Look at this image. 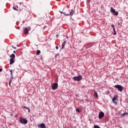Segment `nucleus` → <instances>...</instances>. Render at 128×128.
<instances>
[{"instance_id":"obj_28","label":"nucleus","mask_w":128,"mask_h":128,"mask_svg":"<svg viewBox=\"0 0 128 128\" xmlns=\"http://www.w3.org/2000/svg\"><path fill=\"white\" fill-rule=\"evenodd\" d=\"M60 12L61 14H64V12H60Z\"/></svg>"},{"instance_id":"obj_13","label":"nucleus","mask_w":128,"mask_h":128,"mask_svg":"<svg viewBox=\"0 0 128 128\" xmlns=\"http://www.w3.org/2000/svg\"><path fill=\"white\" fill-rule=\"evenodd\" d=\"M24 108H26V110H28V112H30V108H28V107L26 106H23Z\"/></svg>"},{"instance_id":"obj_10","label":"nucleus","mask_w":128,"mask_h":128,"mask_svg":"<svg viewBox=\"0 0 128 128\" xmlns=\"http://www.w3.org/2000/svg\"><path fill=\"white\" fill-rule=\"evenodd\" d=\"M24 32L26 34H28V28H25L24 30Z\"/></svg>"},{"instance_id":"obj_9","label":"nucleus","mask_w":128,"mask_h":128,"mask_svg":"<svg viewBox=\"0 0 128 128\" xmlns=\"http://www.w3.org/2000/svg\"><path fill=\"white\" fill-rule=\"evenodd\" d=\"M118 95L115 96L112 99V102H114V104H116V100L118 99Z\"/></svg>"},{"instance_id":"obj_5","label":"nucleus","mask_w":128,"mask_h":128,"mask_svg":"<svg viewBox=\"0 0 128 128\" xmlns=\"http://www.w3.org/2000/svg\"><path fill=\"white\" fill-rule=\"evenodd\" d=\"M114 88H118L119 92H122V86L120 85H116L114 86Z\"/></svg>"},{"instance_id":"obj_1","label":"nucleus","mask_w":128,"mask_h":128,"mask_svg":"<svg viewBox=\"0 0 128 128\" xmlns=\"http://www.w3.org/2000/svg\"><path fill=\"white\" fill-rule=\"evenodd\" d=\"M10 64H12L14 62V58H16V55L14 54H12L10 56Z\"/></svg>"},{"instance_id":"obj_14","label":"nucleus","mask_w":128,"mask_h":128,"mask_svg":"<svg viewBox=\"0 0 128 128\" xmlns=\"http://www.w3.org/2000/svg\"><path fill=\"white\" fill-rule=\"evenodd\" d=\"M11 78H14V74H12V70H10Z\"/></svg>"},{"instance_id":"obj_27","label":"nucleus","mask_w":128,"mask_h":128,"mask_svg":"<svg viewBox=\"0 0 128 128\" xmlns=\"http://www.w3.org/2000/svg\"><path fill=\"white\" fill-rule=\"evenodd\" d=\"M12 48H14L15 50L16 48V47L12 46Z\"/></svg>"},{"instance_id":"obj_21","label":"nucleus","mask_w":128,"mask_h":128,"mask_svg":"<svg viewBox=\"0 0 128 128\" xmlns=\"http://www.w3.org/2000/svg\"><path fill=\"white\" fill-rule=\"evenodd\" d=\"M112 28H114V25L112 24L111 26Z\"/></svg>"},{"instance_id":"obj_20","label":"nucleus","mask_w":128,"mask_h":128,"mask_svg":"<svg viewBox=\"0 0 128 128\" xmlns=\"http://www.w3.org/2000/svg\"><path fill=\"white\" fill-rule=\"evenodd\" d=\"M13 79H14V77H13V78L11 77V78H10V82H12Z\"/></svg>"},{"instance_id":"obj_24","label":"nucleus","mask_w":128,"mask_h":128,"mask_svg":"<svg viewBox=\"0 0 128 128\" xmlns=\"http://www.w3.org/2000/svg\"><path fill=\"white\" fill-rule=\"evenodd\" d=\"M2 72V68H0V72Z\"/></svg>"},{"instance_id":"obj_2","label":"nucleus","mask_w":128,"mask_h":128,"mask_svg":"<svg viewBox=\"0 0 128 128\" xmlns=\"http://www.w3.org/2000/svg\"><path fill=\"white\" fill-rule=\"evenodd\" d=\"M73 80H76V82H80L82 80V76L80 75L78 76H76L73 78Z\"/></svg>"},{"instance_id":"obj_7","label":"nucleus","mask_w":128,"mask_h":128,"mask_svg":"<svg viewBox=\"0 0 128 128\" xmlns=\"http://www.w3.org/2000/svg\"><path fill=\"white\" fill-rule=\"evenodd\" d=\"M104 116V112H101L98 114V118L100 119L102 118Z\"/></svg>"},{"instance_id":"obj_8","label":"nucleus","mask_w":128,"mask_h":128,"mask_svg":"<svg viewBox=\"0 0 128 128\" xmlns=\"http://www.w3.org/2000/svg\"><path fill=\"white\" fill-rule=\"evenodd\" d=\"M64 14V16H72V14H74V10H72V11H71L68 14L66 13H63Z\"/></svg>"},{"instance_id":"obj_12","label":"nucleus","mask_w":128,"mask_h":128,"mask_svg":"<svg viewBox=\"0 0 128 128\" xmlns=\"http://www.w3.org/2000/svg\"><path fill=\"white\" fill-rule=\"evenodd\" d=\"M94 98H98V92H95L94 93Z\"/></svg>"},{"instance_id":"obj_3","label":"nucleus","mask_w":128,"mask_h":128,"mask_svg":"<svg viewBox=\"0 0 128 128\" xmlns=\"http://www.w3.org/2000/svg\"><path fill=\"white\" fill-rule=\"evenodd\" d=\"M20 122L21 124H28V120L22 117L20 118Z\"/></svg>"},{"instance_id":"obj_4","label":"nucleus","mask_w":128,"mask_h":128,"mask_svg":"<svg viewBox=\"0 0 128 128\" xmlns=\"http://www.w3.org/2000/svg\"><path fill=\"white\" fill-rule=\"evenodd\" d=\"M110 12L113 14H114V16H118V12H116V10L114 9L112 7L110 8Z\"/></svg>"},{"instance_id":"obj_11","label":"nucleus","mask_w":128,"mask_h":128,"mask_svg":"<svg viewBox=\"0 0 128 128\" xmlns=\"http://www.w3.org/2000/svg\"><path fill=\"white\" fill-rule=\"evenodd\" d=\"M66 40H64L62 44V48H64V46H66Z\"/></svg>"},{"instance_id":"obj_6","label":"nucleus","mask_w":128,"mask_h":128,"mask_svg":"<svg viewBox=\"0 0 128 128\" xmlns=\"http://www.w3.org/2000/svg\"><path fill=\"white\" fill-rule=\"evenodd\" d=\"M58 83L53 84L52 86V90H56L58 88Z\"/></svg>"},{"instance_id":"obj_17","label":"nucleus","mask_w":128,"mask_h":128,"mask_svg":"<svg viewBox=\"0 0 128 128\" xmlns=\"http://www.w3.org/2000/svg\"><path fill=\"white\" fill-rule=\"evenodd\" d=\"M94 128H100V126L98 125H94Z\"/></svg>"},{"instance_id":"obj_19","label":"nucleus","mask_w":128,"mask_h":128,"mask_svg":"<svg viewBox=\"0 0 128 128\" xmlns=\"http://www.w3.org/2000/svg\"><path fill=\"white\" fill-rule=\"evenodd\" d=\"M128 114V112H124V113L123 114H122V116H126V114Z\"/></svg>"},{"instance_id":"obj_31","label":"nucleus","mask_w":128,"mask_h":128,"mask_svg":"<svg viewBox=\"0 0 128 128\" xmlns=\"http://www.w3.org/2000/svg\"><path fill=\"white\" fill-rule=\"evenodd\" d=\"M118 24H120V22H118Z\"/></svg>"},{"instance_id":"obj_25","label":"nucleus","mask_w":128,"mask_h":128,"mask_svg":"<svg viewBox=\"0 0 128 128\" xmlns=\"http://www.w3.org/2000/svg\"><path fill=\"white\" fill-rule=\"evenodd\" d=\"M10 84H12V82H9V86H10Z\"/></svg>"},{"instance_id":"obj_22","label":"nucleus","mask_w":128,"mask_h":128,"mask_svg":"<svg viewBox=\"0 0 128 128\" xmlns=\"http://www.w3.org/2000/svg\"><path fill=\"white\" fill-rule=\"evenodd\" d=\"M56 50H58V46H56Z\"/></svg>"},{"instance_id":"obj_15","label":"nucleus","mask_w":128,"mask_h":128,"mask_svg":"<svg viewBox=\"0 0 128 128\" xmlns=\"http://www.w3.org/2000/svg\"><path fill=\"white\" fill-rule=\"evenodd\" d=\"M40 54V50H38L36 53V56H38Z\"/></svg>"},{"instance_id":"obj_30","label":"nucleus","mask_w":128,"mask_h":128,"mask_svg":"<svg viewBox=\"0 0 128 128\" xmlns=\"http://www.w3.org/2000/svg\"><path fill=\"white\" fill-rule=\"evenodd\" d=\"M58 36V34L56 35L57 36Z\"/></svg>"},{"instance_id":"obj_26","label":"nucleus","mask_w":128,"mask_h":128,"mask_svg":"<svg viewBox=\"0 0 128 128\" xmlns=\"http://www.w3.org/2000/svg\"><path fill=\"white\" fill-rule=\"evenodd\" d=\"M58 56V54L55 56V58H56V56Z\"/></svg>"},{"instance_id":"obj_29","label":"nucleus","mask_w":128,"mask_h":128,"mask_svg":"<svg viewBox=\"0 0 128 128\" xmlns=\"http://www.w3.org/2000/svg\"><path fill=\"white\" fill-rule=\"evenodd\" d=\"M16 52V51H14V54Z\"/></svg>"},{"instance_id":"obj_16","label":"nucleus","mask_w":128,"mask_h":128,"mask_svg":"<svg viewBox=\"0 0 128 128\" xmlns=\"http://www.w3.org/2000/svg\"><path fill=\"white\" fill-rule=\"evenodd\" d=\"M113 30L114 32V35L116 36V28H113Z\"/></svg>"},{"instance_id":"obj_18","label":"nucleus","mask_w":128,"mask_h":128,"mask_svg":"<svg viewBox=\"0 0 128 128\" xmlns=\"http://www.w3.org/2000/svg\"><path fill=\"white\" fill-rule=\"evenodd\" d=\"M76 112H80V108H76Z\"/></svg>"},{"instance_id":"obj_23","label":"nucleus","mask_w":128,"mask_h":128,"mask_svg":"<svg viewBox=\"0 0 128 128\" xmlns=\"http://www.w3.org/2000/svg\"><path fill=\"white\" fill-rule=\"evenodd\" d=\"M13 8L14 10H16V8H14V7H13Z\"/></svg>"}]
</instances>
